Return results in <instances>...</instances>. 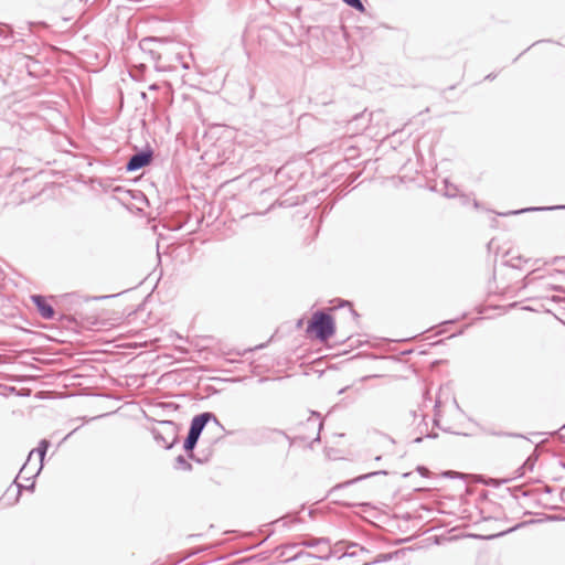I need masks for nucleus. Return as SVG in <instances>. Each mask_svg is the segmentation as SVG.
<instances>
[{
    "mask_svg": "<svg viewBox=\"0 0 565 565\" xmlns=\"http://www.w3.org/2000/svg\"><path fill=\"white\" fill-rule=\"evenodd\" d=\"M153 158V151L150 148H146L134 153L126 163L127 172L138 171L151 163Z\"/></svg>",
    "mask_w": 565,
    "mask_h": 565,
    "instance_id": "nucleus-5",
    "label": "nucleus"
},
{
    "mask_svg": "<svg viewBox=\"0 0 565 565\" xmlns=\"http://www.w3.org/2000/svg\"><path fill=\"white\" fill-rule=\"evenodd\" d=\"M483 431L487 434V435H492V436H508V437H523L521 434H516V433H504V431H494V430H491V429H483Z\"/></svg>",
    "mask_w": 565,
    "mask_h": 565,
    "instance_id": "nucleus-18",
    "label": "nucleus"
},
{
    "mask_svg": "<svg viewBox=\"0 0 565 565\" xmlns=\"http://www.w3.org/2000/svg\"><path fill=\"white\" fill-rule=\"evenodd\" d=\"M142 98H146L147 97V94L146 93H142L141 94Z\"/></svg>",
    "mask_w": 565,
    "mask_h": 565,
    "instance_id": "nucleus-34",
    "label": "nucleus"
},
{
    "mask_svg": "<svg viewBox=\"0 0 565 565\" xmlns=\"http://www.w3.org/2000/svg\"><path fill=\"white\" fill-rule=\"evenodd\" d=\"M424 470H425V468H423V467H418V471H419L420 473H423V471H424Z\"/></svg>",
    "mask_w": 565,
    "mask_h": 565,
    "instance_id": "nucleus-30",
    "label": "nucleus"
},
{
    "mask_svg": "<svg viewBox=\"0 0 565 565\" xmlns=\"http://www.w3.org/2000/svg\"><path fill=\"white\" fill-rule=\"evenodd\" d=\"M423 440V437H417L414 439L415 443H420Z\"/></svg>",
    "mask_w": 565,
    "mask_h": 565,
    "instance_id": "nucleus-29",
    "label": "nucleus"
},
{
    "mask_svg": "<svg viewBox=\"0 0 565 565\" xmlns=\"http://www.w3.org/2000/svg\"><path fill=\"white\" fill-rule=\"evenodd\" d=\"M358 547V544L356 543H348L347 544V552L343 554V556H349V557H354L358 555L356 552H350L351 548H356Z\"/></svg>",
    "mask_w": 565,
    "mask_h": 565,
    "instance_id": "nucleus-21",
    "label": "nucleus"
},
{
    "mask_svg": "<svg viewBox=\"0 0 565 565\" xmlns=\"http://www.w3.org/2000/svg\"><path fill=\"white\" fill-rule=\"evenodd\" d=\"M552 210H565V205H556V206H541V207H525L518 211H510L508 213H503L502 215H513V214H522L526 212L534 211H552Z\"/></svg>",
    "mask_w": 565,
    "mask_h": 565,
    "instance_id": "nucleus-11",
    "label": "nucleus"
},
{
    "mask_svg": "<svg viewBox=\"0 0 565 565\" xmlns=\"http://www.w3.org/2000/svg\"><path fill=\"white\" fill-rule=\"evenodd\" d=\"M537 460V456L532 454L527 457L524 463L516 470V477H522L526 471H532Z\"/></svg>",
    "mask_w": 565,
    "mask_h": 565,
    "instance_id": "nucleus-12",
    "label": "nucleus"
},
{
    "mask_svg": "<svg viewBox=\"0 0 565 565\" xmlns=\"http://www.w3.org/2000/svg\"><path fill=\"white\" fill-rule=\"evenodd\" d=\"M322 427L323 422L320 417V414L311 412L307 420L298 425V438L303 441H320V431Z\"/></svg>",
    "mask_w": 565,
    "mask_h": 565,
    "instance_id": "nucleus-3",
    "label": "nucleus"
},
{
    "mask_svg": "<svg viewBox=\"0 0 565 565\" xmlns=\"http://www.w3.org/2000/svg\"><path fill=\"white\" fill-rule=\"evenodd\" d=\"M329 543H330V541L327 537H319V539L309 537V539L302 540L299 543L291 544V545H289V547L290 548H295L297 546H303V547L312 548V547H316L318 545L329 544Z\"/></svg>",
    "mask_w": 565,
    "mask_h": 565,
    "instance_id": "nucleus-8",
    "label": "nucleus"
},
{
    "mask_svg": "<svg viewBox=\"0 0 565 565\" xmlns=\"http://www.w3.org/2000/svg\"><path fill=\"white\" fill-rule=\"evenodd\" d=\"M158 88H159V86L157 84H152L149 86V89H151V90H156Z\"/></svg>",
    "mask_w": 565,
    "mask_h": 565,
    "instance_id": "nucleus-27",
    "label": "nucleus"
},
{
    "mask_svg": "<svg viewBox=\"0 0 565 565\" xmlns=\"http://www.w3.org/2000/svg\"><path fill=\"white\" fill-rule=\"evenodd\" d=\"M307 333H313L320 341H327L335 332L334 320L324 311H316L307 326Z\"/></svg>",
    "mask_w": 565,
    "mask_h": 565,
    "instance_id": "nucleus-1",
    "label": "nucleus"
},
{
    "mask_svg": "<svg viewBox=\"0 0 565 565\" xmlns=\"http://www.w3.org/2000/svg\"><path fill=\"white\" fill-rule=\"evenodd\" d=\"M523 525H524V523H518L516 525H514L513 527H511V529H509V530H507V531H502V532L497 533V534L488 535V536H486V539H487V540H492V539H495V537L503 536V535H505V534H508V533H511V532H513V531H515V530L520 529V527H521V526H523Z\"/></svg>",
    "mask_w": 565,
    "mask_h": 565,
    "instance_id": "nucleus-19",
    "label": "nucleus"
},
{
    "mask_svg": "<svg viewBox=\"0 0 565 565\" xmlns=\"http://www.w3.org/2000/svg\"><path fill=\"white\" fill-rule=\"evenodd\" d=\"M199 439H200L199 436L192 435L190 433H188V436L184 439L183 449L188 454L189 458H191V459H195V455L193 451H194V448H195Z\"/></svg>",
    "mask_w": 565,
    "mask_h": 565,
    "instance_id": "nucleus-9",
    "label": "nucleus"
},
{
    "mask_svg": "<svg viewBox=\"0 0 565 565\" xmlns=\"http://www.w3.org/2000/svg\"><path fill=\"white\" fill-rule=\"evenodd\" d=\"M151 434L157 445L164 449H171L178 443V425L172 420L159 422Z\"/></svg>",
    "mask_w": 565,
    "mask_h": 565,
    "instance_id": "nucleus-2",
    "label": "nucleus"
},
{
    "mask_svg": "<svg viewBox=\"0 0 565 565\" xmlns=\"http://www.w3.org/2000/svg\"><path fill=\"white\" fill-rule=\"evenodd\" d=\"M12 31L8 25L0 24V38L8 39Z\"/></svg>",
    "mask_w": 565,
    "mask_h": 565,
    "instance_id": "nucleus-20",
    "label": "nucleus"
},
{
    "mask_svg": "<svg viewBox=\"0 0 565 565\" xmlns=\"http://www.w3.org/2000/svg\"><path fill=\"white\" fill-rule=\"evenodd\" d=\"M26 471V463L23 465V467L20 470L19 476L23 475Z\"/></svg>",
    "mask_w": 565,
    "mask_h": 565,
    "instance_id": "nucleus-26",
    "label": "nucleus"
},
{
    "mask_svg": "<svg viewBox=\"0 0 565 565\" xmlns=\"http://www.w3.org/2000/svg\"><path fill=\"white\" fill-rule=\"evenodd\" d=\"M34 488H35V482L34 481H32L31 484L26 486V487H22L21 484H18V497L20 495L22 489H25V490H29V491H33Z\"/></svg>",
    "mask_w": 565,
    "mask_h": 565,
    "instance_id": "nucleus-23",
    "label": "nucleus"
},
{
    "mask_svg": "<svg viewBox=\"0 0 565 565\" xmlns=\"http://www.w3.org/2000/svg\"><path fill=\"white\" fill-rule=\"evenodd\" d=\"M457 186L444 180V195L447 198H455L457 195Z\"/></svg>",
    "mask_w": 565,
    "mask_h": 565,
    "instance_id": "nucleus-15",
    "label": "nucleus"
},
{
    "mask_svg": "<svg viewBox=\"0 0 565 565\" xmlns=\"http://www.w3.org/2000/svg\"><path fill=\"white\" fill-rule=\"evenodd\" d=\"M32 455H33V450H32V451H30V455H29V459H28V461L30 460V457H31Z\"/></svg>",
    "mask_w": 565,
    "mask_h": 565,
    "instance_id": "nucleus-35",
    "label": "nucleus"
},
{
    "mask_svg": "<svg viewBox=\"0 0 565 565\" xmlns=\"http://www.w3.org/2000/svg\"><path fill=\"white\" fill-rule=\"evenodd\" d=\"M438 435L437 434H428L427 437L429 438H436Z\"/></svg>",
    "mask_w": 565,
    "mask_h": 565,
    "instance_id": "nucleus-28",
    "label": "nucleus"
},
{
    "mask_svg": "<svg viewBox=\"0 0 565 565\" xmlns=\"http://www.w3.org/2000/svg\"><path fill=\"white\" fill-rule=\"evenodd\" d=\"M381 458H382L381 456H376L375 460L379 461V460H381Z\"/></svg>",
    "mask_w": 565,
    "mask_h": 565,
    "instance_id": "nucleus-32",
    "label": "nucleus"
},
{
    "mask_svg": "<svg viewBox=\"0 0 565 565\" xmlns=\"http://www.w3.org/2000/svg\"><path fill=\"white\" fill-rule=\"evenodd\" d=\"M329 559L330 558V551L326 555H317L310 552L306 551H299L297 552L292 557L288 558V562H309L311 559Z\"/></svg>",
    "mask_w": 565,
    "mask_h": 565,
    "instance_id": "nucleus-7",
    "label": "nucleus"
},
{
    "mask_svg": "<svg viewBox=\"0 0 565 565\" xmlns=\"http://www.w3.org/2000/svg\"><path fill=\"white\" fill-rule=\"evenodd\" d=\"M341 306H348L349 308V313L352 316L353 319H355L356 317H359V315L356 313V311L352 308V306L350 305V302L348 301H342L341 302Z\"/></svg>",
    "mask_w": 565,
    "mask_h": 565,
    "instance_id": "nucleus-22",
    "label": "nucleus"
},
{
    "mask_svg": "<svg viewBox=\"0 0 565 565\" xmlns=\"http://www.w3.org/2000/svg\"><path fill=\"white\" fill-rule=\"evenodd\" d=\"M210 422H213L216 426L224 429V427L222 426V424L220 423V420L213 413L204 412L199 415H195L192 418V420L190 423L189 433L200 437L203 429Z\"/></svg>",
    "mask_w": 565,
    "mask_h": 565,
    "instance_id": "nucleus-4",
    "label": "nucleus"
},
{
    "mask_svg": "<svg viewBox=\"0 0 565 565\" xmlns=\"http://www.w3.org/2000/svg\"><path fill=\"white\" fill-rule=\"evenodd\" d=\"M377 475H387V471L386 470H379V471H372V472H369V473H365V475H362V476H359L352 480H349V481H345L343 483H340V484H337L332 491H335L338 489H341V488H344V487H348L350 484H353L358 481H361V480H364V479H367V478H371L373 476H377Z\"/></svg>",
    "mask_w": 565,
    "mask_h": 565,
    "instance_id": "nucleus-10",
    "label": "nucleus"
},
{
    "mask_svg": "<svg viewBox=\"0 0 565 565\" xmlns=\"http://www.w3.org/2000/svg\"><path fill=\"white\" fill-rule=\"evenodd\" d=\"M473 206H475V207H478V206H479L478 201H475V202H473Z\"/></svg>",
    "mask_w": 565,
    "mask_h": 565,
    "instance_id": "nucleus-31",
    "label": "nucleus"
},
{
    "mask_svg": "<svg viewBox=\"0 0 565 565\" xmlns=\"http://www.w3.org/2000/svg\"><path fill=\"white\" fill-rule=\"evenodd\" d=\"M380 557L381 558L379 561H387L391 559L392 556L390 554H382Z\"/></svg>",
    "mask_w": 565,
    "mask_h": 565,
    "instance_id": "nucleus-24",
    "label": "nucleus"
},
{
    "mask_svg": "<svg viewBox=\"0 0 565 565\" xmlns=\"http://www.w3.org/2000/svg\"><path fill=\"white\" fill-rule=\"evenodd\" d=\"M495 78V74H489L486 76V79L492 81Z\"/></svg>",
    "mask_w": 565,
    "mask_h": 565,
    "instance_id": "nucleus-25",
    "label": "nucleus"
},
{
    "mask_svg": "<svg viewBox=\"0 0 565 565\" xmlns=\"http://www.w3.org/2000/svg\"><path fill=\"white\" fill-rule=\"evenodd\" d=\"M347 6L360 11V12H363L365 10V7L364 4L362 3L361 0H342Z\"/></svg>",
    "mask_w": 565,
    "mask_h": 565,
    "instance_id": "nucleus-17",
    "label": "nucleus"
},
{
    "mask_svg": "<svg viewBox=\"0 0 565 565\" xmlns=\"http://www.w3.org/2000/svg\"><path fill=\"white\" fill-rule=\"evenodd\" d=\"M49 446H50V443L46 439H43V440L40 441L39 447L36 449L38 452H39V456L41 458L40 467L38 468V470H36L34 476H32V477H24L26 480L35 478L40 473V471L42 469V466H43V458H44V456H45V454L47 451Z\"/></svg>",
    "mask_w": 565,
    "mask_h": 565,
    "instance_id": "nucleus-13",
    "label": "nucleus"
},
{
    "mask_svg": "<svg viewBox=\"0 0 565 565\" xmlns=\"http://www.w3.org/2000/svg\"><path fill=\"white\" fill-rule=\"evenodd\" d=\"M360 551L361 552H367V550H365L364 547H360Z\"/></svg>",
    "mask_w": 565,
    "mask_h": 565,
    "instance_id": "nucleus-33",
    "label": "nucleus"
},
{
    "mask_svg": "<svg viewBox=\"0 0 565 565\" xmlns=\"http://www.w3.org/2000/svg\"><path fill=\"white\" fill-rule=\"evenodd\" d=\"M177 468L183 469V470H191L192 466L191 463L182 456L179 455L175 459Z\"/></svg>",
    "mask_w": 565,
    "mask_h": 565,
    "instance_id": "nucleus-16",
    "label": "nucleus"
},
{
    "mask_svg": "<svg viewBox=\"0 0 565 565\" xmlns=\"http://www.w3.org/2000/svg\"><path fill=\"white\" fill-rule=\"evenodd\" d=\"M32 302L35 305L39 313L42 318L46 320L54 319L55 310L54 308L46 301V298L42 295H32Z\"/></svg>",
    "mask_w": 565,
    "mask_h": 565,
    "instance_id": "nucleus-6",
    "label": "nucleus"
},
{
    "mask_svg": "<svg viewBox=\"0 0 565 565\" xmlns=\"http://www.w3.org/2000/svg\"><path fill=\"white\" fill-rule=\"evenodd\" d=\"M160 41L156 38H146L140 41V47L143 51H149L151 54H154V50L152 49V44L159 43Z\"/></svg>",
    "mask_w": 565,
    "mask_h": 565,
    "instance_id": "nucleus-14",
    "label": "nucleus"
}]
</instances>
